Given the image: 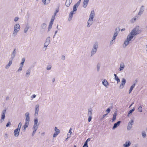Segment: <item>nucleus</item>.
Returning a JSON list of instances; mask_svg holds the SVG:
<instances>
[{
    "instance_id": "7ed1b4c3",
    "label": "nucleus",
    "mask_w": 147,
    "mask_h": 147,
    "mask_svg": "<svg viewBox=\"0 0 147 147\" xmlns=\"http://www.w3.org/2000/svg\"><path fill=\"white\" fill-rule=\"evenodd\" d=\"M98 47V43L97 42H95L93 45V47L91 51V56H93L95 54L97 50Z\"/></svg>"
},
{
    "instance_id": "6e6d98bb",
    "label": "nucleus",
    "mask_w": 147,
    "mask_h": 147,
    "mask_svg": "<svg viewBox=\"0 0 147 147\" xmlns=\"http://www.w3.org/2000/svg\"><path fill=\"white\" fill-rule=\"evenodd\" d=\"M48 45H47L44 44V47L43 48V49H44V48L45 47V50H46V49H47V46H48Z\"/></svg>"
},
{
    "instance_id": "0eeeda50",
    "label": "nucleus",
    "mask_w": 147,
    "mask_h": 147,
    "mask_svg": "<svg viewBox=\"0 0 147 147\" xmlns=\"http://www.w3.org/2000/svg\"><path fill=\"white\" fill-rule=\"evenodd\" d=\"M6 111V110H3L2 111V114H1V118L0 120V121L1 122H2L3 121L5 117V114Z\"/></svg>"
},
{
    "instance_id": "9d476101",
    "label": "nucleus",
    "mask_w": 147,
    "mask_h": 147,
    "mask_svg": "<svg viewBox=\"0 0 147 147\" xmlns=\"http://www.w3.org/2000/svg\"><path fill=\"white\" fill-rule=\"evenodd\" d=\"M144 8L143 6H142L139 12H138V17L139 18L141 14H142L144 11Z\"/></svg>"
},
{
    "instance_id": "9b49d317",
    "label": "nucleus",
    "mask_w": 147,
    "mask_h": 147,
    "mask_svg": "<svg viewBox=\"0 0 147 147\" xmlns=\"http://www.w3.org/2000/svg\"><path fill=\"white\" fill-rule=\"evenodd\" d=\"M95 16V14L94 11L93 10L92 11L90 15L89 19L93 20V18Z\"/></svg>"
},
{
    "instance_id": "a19ab883",
    "label": "nucleus",
    "mask_w": 147,
    "mask_h": 147,
    "mask_svg": "<svg viewBox=\"0 0 147 147\" xmlns=\"http://www.w3.org/2000/svg\"><path fill=\"white\" fill-rule=\"evenodd\" d=\"M138 111L139 112H142V107L141 106H140L138 108Z\"/></svg>"
},
{
    "instance_id": "f03ea898",
    "label": "nucleus",
    "mask_w": 147,
    "mask_h": 147,
    "mask_svg": "<svg viewBox=\"0 0 147 147\" xmlns=\"http://www.w3.org/2000/svg\"><path fill=\"white\" fill-rule=\"evenodd\" d=\"M25 125L22 127V128L24 131L28 127L30 121V114L29 113L26 112L25 113Z\"/></svg>"
},
{
    "instance_id": "774afa93",
    "label": "nucleus",
    "mask_w": 147,
    "mask_h": 147,
    "mask_svg": "<svg viewBox=\"0 0 147 147\" xmlns=\"http://www.w3.org/2000/svg\"><path fill=\"white\" fill-rule=\"evenodd\" d=\"M36 96L35 94H33L32 96V98H35Z\"/></svg>"
},
{
    "instance_id": "7c9ffc66",
    "label": "nucleus",
    "mask_w": 147,
    "mask_h": 147,
    "mask_svg": "<svg viewBox=\"0 0 147 147\" xmlns=\"http://www.w3.org/2000/svg\"><path fill=\"white\" fill-rule=\"evenodd\" d=\"M135 109L134 108L130 110L129 111L128 114L127 116L129 117L130 116L132 113L135 110Z\"/></svg>"
},
{
    "instance_id": "2f4dec72",
    "label": "nucleus",
    "mask_w": 147,
    "mask_h": 147,
    "mask_svg": "<svg viewBox=\"0 0 147 147\" xmlns=\"http://www.w3.org/2000/svg\"><path fill=\"white\" fill-rule=\"evenodd\" d=\"M135 85H136V84L135 83H134V84H133L131 86L130 88L129 89V93H130L131 92V91H132V90H133L134 88L135 87Z\"/></svg>"
},
{
    "instance_id": "09e8293b",
    "label": "nucleus",
    "mask_w": 147,
    "mask_h": 147,
    "mask_svg": "<svg viewBox=\"0 0 147 147\" xmlns=\"http://www.w3.org/2000/svg\"><path fill=\"white\" fill-rule=\"evenodd\" d=\"M30 13L29 12H27L26 14V17L27 18H28L29 17Z\"/></svg>"
},
{
    "instance_id": "e433bc0d",
    "label": "nucleus",
    "mask_w": 147,
    "mask_h": 147,
    "mask_svg": "<svg viewBox=\"0 0 147 147\" xmlns=\"http://www.w3.org/2000/svg\"><path fill=\"white\" fill-rule=\"evenodd\" d=\"M119 33V31H117V29L116 28L115 30V33L114 34L113 36L117 37V36L118 34Z\"/></svg>"
},
{
    "instance_id": "de8ad7c7",
    "label": "nucleus",
    "mask_w": 147,
    "mask_h": 147,
    "mask_svg": "<svg viewBox=\"0 0 147 147\" xmlns=\"http://www.w3.org/2000/svg\"><path fill=\"white\" fill-rule=\"evenodd\" d=\"M84 147H88V143L87 142H85L84 145Z\"/></svg>"
},
{
    "instance_id": "3c124183",
    "label": "nucleus",
    "mask_w": 147,
    "mask_h": 147,
    "mask_svg": "<svg viewBox=\"0 0 147 147\" xmlns=\"http://www.w3.org/2000/svg\"><path fill=\"white\" fill-rule=\"evenodd\" d=\"M51 67L50 65H48L47 67V69L48 70H49L51 69Z\"/></svg>"
},
{
    "instance_id": "cd10ccee",
    "label": "nucleus",
    "mask_w": 147,
    "mask_h": 147,
    "mask_svg": "<svg viewBox=\"0 0 147 147\" xmlns=\"http://www.w3.org/2000/svg\"><path fill=\"white\" fill-rule=\"evenodd\" d=\"M116 37L113 36V37L112 38V40L110 42V45H112L115 42V39L116 38Z\"/></svg>"
},
{
    "instance_id": "c85d7f7f",
    "label": "nucleus",
    "mask_w": 147,
    "mask_h": 147,
    "mask_svg": "<svg viewBox=\"0 0 147 147\" xmlns=\"http://www.w3.org/2000/svg\"><path fill=\"white\" fill-rule=\"evenodd\" d=\"M114 75L115 76V78H114V79L117 81V83H118L120 82V79L117 76V75L115 74H114Z\"/></svg>"
},
{
    "instance_id": "e2e57ef3",
    "label": "nucleus",
    "mask_w": 147,
    "mask_h": 147,
    "mask_svg": "<svg viewBox=\"0 0 147 147\" xmlns=\"http://www.w3.org/2000/svg\"><path fill=\"white\" fill-rule=\"evenodd\" d=\"M24 65V64L20 63V67H22Z\"/></svg>"
},
{
    "instance_id": "a878e982",
    "label": "nucleus",
    "mask_w": 147,
    "mask_h": 147,
    "mask_svg": "<svg viewBox=\"0 0 147 147\" xmlns=\"http://www.w3.org/2000/svg\"><path fill=\"white\" fill-rule=\"evenodd\" d=\"M38 122V120L37 118H36L34 120V124L33 127H38V125L37 124Z\"/></svg>"
},
{
    "instance_id": "20e7f679",
    "label": "nucleus",
    "mask_w": 147,
    "mask_h": 147,
    "mask_svg": "<svg viewBox=\"0 0 147 147\" xmlns=\"http://www.w3.org/2000/svg\"><path fill=\"white\" fill-rule=\"evenodd\" d=\"M20 26L19 24H16L14 25V30L13 33V36H15L20 30Z\"/></svg>"
},
{
    "instance_id": "39448f33",
    "label": "nucleus",
    "mask_w": 147,
    "mask_h": 147,
    "mask_svg": "<svg viewBox=\"0 0 147 147\" xmlns=\"http://www.w3.org/2000/svg\"><path fill=\"white\" fill-rule=\"evenodd\" d=\"M54 130L55 132L54 133L53 135V136L54 138L56 137L60 132V130L56 127H55Z\"/></svg>"
},
{
    "instance_id": "b1692460",
    "label": "nucleus",
    "mask_w": 147,
    "mask_h": 147,
    "mask_svg": "<svg viewBox=\"0 0 147 147\" xmlns=\"http://www.w3.org/2000/svg\"><path fill=\"white\" fill-rule=\"evenodd\" d=\"M72 0H66L65 3V5L67 7H69L72 3Z\"/></svg>"
},
{
    "instance_id": "2eb2a0df",
    "label": "nucleus",
    "mask_w": 147,
    "mask_h": 147,
    "mask_svg": "<svg viewBox=\"0 0 147 147\" xmlns=\"http://www.w3.org/2000/svg\"><path fill=\"white\" fill-rule=\"evenodd\" d=\"M20 132V130L17 129H15L13 133L14 136L16 137H18L19 135Z\"/></svg>"
},
{
    "instance_id": "4c0bfd02",
    "label": "nucleus",
    "mask_w": 147,
    "mask_h": 147,
    "mask_svg": "<svg viewBox=\"0 0 147 147\" xmlns=\"http://www.w3.org/2000/svg\"><path fill=\"white\" fill-rule=\"evenodd\" d=\"M77 7H78V6L75 5L73 6V10L72 11H73L74 13L75 12H76L77 10Z\"/></svg>"
},
{
    "instance_id": "ea45409f",
    "label": "nucleus",
    "mask_w": 147,
    "mask_h": 147,
    "mask_svg": "<svg viewBox=\"0 0 147 147\" xmlns=\"http://www.w3.org/2000/svg\"><path fill=\"white\" fill-rule=\"evenodd\" d=\"M22 124L21 123V122L20 123L18 124V128H17V129H18L20 130V129L22 126Z\"/></svg>"
},
{
    "instance_id": "aec40b11",
    "label": "nucleus",
    "mask_w": 147,
    "mask_h": 147,
    "mask_svg": "<svg viewBox=\"0 0 147 147\" xmlns=\"http://www.w3.org/2000/svg\"><path fill=\"white\" fill-rule=\"evenodd\" d=\"M76 13V12L74 13L73 11L71 12L69 16V18L68 20L69 21H70L71 20L73 14L74 13Z\"/></svg>"
},
{
    "instance_id": "bf43d9fd",
    "label": "nucleus",
    "mask_w": 147,
    "mask_h": 147,
    "mask_svg": "<svg viewBox=\"0 0 147 147\" xmlns=\"http://www.w3.org/2000/svg\"><path fill=\"white\" fill-rule=\"evenodd\" d=\"M61 59L62 60H64L65 59V57L64 55H62V56Z\"/></svg>"
},
{
    "instance_id": "c756f323",
    "label": "nucleus",
    "mask_w": 147,
    "mask_h": 147,
    "mask_svg": "<svg viewBox=\"0 0 147 147\" xmlns=\"http://www.w3.org/2000/svg\"><path fill=\"white\" fill-rule=\"evenodd\" d=\"M50 0H42V2L44 5L50 3Z\"/></svg>"
},
{
    "instance_id": "8fccbe9b",
    "label": "nucleus",
    "mask_w": 147,
    "mask_h": 147,
    "mask_svg": "<svg viewBox=\"0 0 147 147\" xmlns=\"http://www.w3.org/2000/svg\"><path fill=\"white\" fill-rule=\"evenodd\" d=\"M92 116H89L88 118V121L89 122H90L91 120L92 119Z\"/></svg>"
},
{
    "instance_id": "412c9836",
    "label": "nucleus",
    "mask_w": 147,
    "mask_h": 147,
    "mask_svg": "<svg viewBox=\"0 0 147 147\" xmlns=\"http://www.w3.org/2000/svg\"><path fill=\"white\" fill-rule=\"evenodd\" d=\"M31 73V70L30 69H28L26 71V73L25 75L26 77L28 78L30 76Z\"/></svg>"
},
{
    "instance_id": "6ab92c4d",
    "label": "nucleus",
    "mask_w": 147,
    "mask_h": 147,
    "mask_svg": "<svg viewBox=\"0 0 147 147\" xmlns=\"http://www.w3.org/2000/svg\"><path fill=\"white\" fill-rule=\"evenodd\" d=\"M16 49H13V51L11 55V59H14L16 55Z\"/></svg>"
},
{
    "instance_id": "393cba45",
    "label": "nucleus",
    "mask_w": 147,
    "mask_h": 147,
    "mask_svg": "<svg viewBox=\"0 0 147 147\" xmlns=\"http://www.w3.org/2000/svg\"><path fill=\"white\" fill-rule=\"evenodd\" d=\"M50 37L49 36L46 39L45 42L44 44H46L48 45L50 42Z\"/></svg>"
},
{
    "instance_id": "680f3d73",
    "label": "nucleus",
    "mask_w": 147,
    "mask_h": 147,
    "mask_svg": "<svg viewBox=\"0 0 147 147\" xmlns=\"http://www.w3.org/2000/svg\"><path fill=\"white\" fill-rule=\"evenodd\" d=\"M71 130V128H70L69 130L68 133H70V134H72Z\"/></svg>"
},
{
    "instance_id": "5fc2aeb1",
    "label": "nucleus",
    "mask_w": 147,
    "mask_h": 147,
    "mask_svg": "<svg viewBox=\"0 0 147 147\" xmlns=\"http://www.w3.org/2000/svg\"><path fill=\"white\" fill-rule=\"evenodd\" d=\"M52 26L49 25L48 27V31H49L50 29H51Z\"/></svg>"
},
{
    "instance_id": "0e129e2a",
    "label": "nucleus",
    "mask_w": 147,
    "mask_h": 147,
    "mask_svg": "<svg viewBox=\"0 0 147 147\" xmlns=\"http://www.w3.org/2000/svg\"><path fill=\"white\" fill-rule=\"evenodd\" d=\"M90 138H88L87 139V140H86V141H85L86 142H88L90 141Z\"/></svg>"
},
{
    "instance_id": "423d86ee",
    "label": "nucleus",
    "mask_w": 147,
    "mask_h": 147,
    "mask_svg": "<svg viewBox=\"0 0 147 147\" xmlns=\"http://www.w3.org/2000/svg\"><path fill=\"white\" fill-rule=\"evenodd\" d=\"M126 80L125 78H123L122 79L121 83L119 86V88L120 89H122L123 88L125 84L126 83Z\"/></svg>"
},
{
    "instance_id": "864d4df0",
    "label": "nucleus",
    "mask_w": 147,
    "mask_h": 147,
    "mask_svg": "<svg viewBox=\"0 0 147 147\" xmlns=\"http://www.w3.org/2000/svg\"><path fill=\"white\" fill-rule=\"evenodd\" d=\"M19 18L18 17H16L14 18V21L15 22H17V21H18V20H19Z\"/></svg>"
},
{
    "instance_id": "4468645a",
    "label": "nucleus",
    "mask_w": 147,
    "mask_h": 147,
    "mask_svg": "<svg viewBox=\"0 0 147 147\" xmlns=\"http://www.w3.org/2000/svg\"><path fill=\"white\" fill-rule=\"evenodd\" d=\"M120 67L118 70L119 71H123L125 65L123 62H121L120 64Z\"/></svg>"
},
{
    "instance_id": "79ce46f5",
    "label": "nucleus",
    "mask_w": 147,
    "mask_h": 147,
    "mask_svg": "<svg viewBox=\"0 0 147 147\" xmlns=\"http://www.w3.org/2000/svg\"><path fill=\"white\" fill-rule=\"evenodd\" d=\"M80 2H81V0H79L78 1V2L76 3L75 5H76L77 6H78L80 4Z\"/></svg>"
},
{
    "instance_id": "58836bf2",
    "label": "nucleus",
    "mask_w": 147,
    "mask_h": 147,
    "mask_svg": "<svg viewBox=\"0 0 147 147\" xmlns=\"http://www.w3.org/2000/svg\"><path fill=\"white\" fill-rule=\"evenodd\" d=\"M142 135L143 137L144 138H146V135L145 131L142 132Z\"/></svg>"
},
{
    "instance_id": "a211bd4d",
    "label": "nucleus",
    "mask_w": 147,
    "mask_h": 147,
    "mask_svg": "<svg viewBox=\"0 0 147 147\" xmlns=\"http://www.w3.org/2000/svg\"><path fill=\"white\" fill-rule=\"evenodd\" d=\"M12 59H10L8 63L6 65L5 67V68L6 69H8L10 66L12 64Z\"/></svg>"
},
{
    "instance_id": "37998d69",
    "label": "nucleus",
    "mask_w": 147,
    "mask_h": 147,
    "mask_svg": "<svg viewBox=\"0 0 147 147\" xmlns=\"http://www.w3.org/2000/svg\"><path fill=\"white\" fill-rule=\"evenodd\" d=\"M33 131L32 133V136H34V134H35L36 131L37 130H35V129H33Z\"/></svg>"
},
{
    "instance_id": "f8f14e48",
    "label": "nucleus",
    "mask_w": 147,
    "mask_h": 147,
    "mask_svg": "<svg viewBox=\"0 0 147 147\" xmlns=\"http://www.w3.org/2000/svg\"><path fill=\"white\" fill-rule=\"evenodd\" d=\"M93 20L89 19L87 21V27L88 28L90 27V26L93 24Z\"/></svg>"
},
{
    "instance_id": "052dcab7",
    "label": "nucleus",
    "mask_w": 147,
    "mask_h": 147,
    "mask_svg": "<svg viewBox=\"0 0 147 147\" xmlns=\"http://www.w3.org/2000/svg\"><path fill=\"white\" fill-rule=\"evenodd\" d=\"M38 127H33L32 129H33L37 130Z\"/></svg>"
},
{
    "instance_id": "13d9d810",
    "label": "nucleus",
    "mask_w": 147,
    "mask_h": 147,
    "mask_svg": "<svg viewBox=\"0 0 147 147\" xmlns=\"http://www.w3.org/2000/svg\"><path fill=\"white\" fill-rule=\"evenodd\" d=\"M71 134H69V133H68L67 134V138L66 139V140H67V138H70V137H71Z\"/></svg>"
},
{
    "instance_id": "1a4fd4ad",
    "label": "nucleus",
    "mask_w": 147,
    "mask_h": 147,
    "mask_svg": "<svg viewBox=\"0 0 147 147\" xmlns=\"http://www.w3.org/2000/svg\"><path fill=\"white\" fill-rule=\"evenodd\" d=\"M134 122L133 120H131L129 122L127 127V129L128 130H129L131 129L132 128L133 123Z\"/></svg>"
},
{
    "instance_id": "c03bdc74",
    "label": "nucleus",
    "mask_w": 147,
    "mask_h": 147,
    "mask_svg": "<svg viewBox=\"0 0 147 147\" xmlns=\"http://www.w3.org/2000/svg\"><path fill=\"white\" fill-rule=\"evenodd\" d=\"M11 124V123L10 122H8L7 123V124L6 125V127H8L10 126Z\"/></svg>"
},
{
    "instance_id": "4d7b16f0",
    "label": "nucleus",
    "mask_w": 147,
    "mask_h": 147,
    "mask_svg": "<svg viewBox=\"0 0 147 147\" xmlns=\"http://www.w3.org/2000/svg\"><path fill=\"white\" fill-rule=\"evenodd\" d=\"M22 70V68L21 67H19V69L17 70V71H21Z\"/></svg>"
},
{
    "instance_id": "49530a36",
    "label": "nucleus",
    "mask_w": 147,
    "mask_h": 147,
    "mask_svg": "<svg viewBox=\"0 0 147 147\" xmlns=\"http://www.w3.org/2000/svg\"><path fill=\"white\" fill-rule=\"evenodd\" d=\"M111 111V109L109 108H108L106 110V111L107 112V114H108Z\"/></svg>"
},
{
    "instance_id": "a18cd8bd",
    "label": "nucleus",
    "mask_w": 147,
    "mask_h": 147,
    "mask_svg": "<svg viewBox=\"0 0 147 147\" xmlns=\"http://www.w3.org/2000/svg\"><path fill=\"white\" fill-rule=\"evenodd\" d=\"M25 60V59L24 58H23L22 59V62L21 63L24 64Z\"/></svg>"
},
{
    "instance_id": "338daca9",
    "label": "nucleus",
    "mask_w": 147,
    "mask_h": 147,
    "mask_svg": "<svg viewBox=\"0 0 147 147\" xmlns=\"http://www.w3.org/2000/svg\"><path fill=\"white\" fill-rule=\"evenodd\" d=\"M59 8H58L56 9L55 12L57 13L59 12Z\"/></svg>"
},
{
    "instance_id": "f257e3e1",
    "label": "nucleus",
    "mask_w": 147,
    "mask_h": 147,
    "mask_svg": "<svg viewBox=\"0 0 147 147\" xmlns=\"http://www.w3.org/2000/svg\"><path fill=\"white\" fill-rule=\"evenodd\" d=\"M138 30L136 28H134L128 35L127 39L125 40L124 44V47H126L133 38L137 34Z\"/></svg>"
},
{
    "instance_id": "4be33fe9",
    "label": "nucleus",
    "mask_w": 147,
    "mask_h": 147,
    "mask_svg": "<svg viewBox=\"0 0 147 147\" xmlns=\"http://www.w3.org/2000/svg\"><path fill=\"white\" fill-rule=\"evenodd\" d=\"M103 85H104L107 88L109 86V83L107 80H104L102 82Z\"/></svg>"
},
{
    "instance_id": "6e6552de",
    "label": "nucleus",
    "mask_w": 147,
    "mask_h": 147,
    "mask_svg": "<svg viewBox=\"0 0 147 147\" xmlns=\"http://www.w3.org/2000/svg\"><path fill=\"white\" fill-rule=\"evenodd\" d=\"M39 105L38 104H37L35 106V113L34 115L35 116L37 115L38 114L39 110Z\"/></svg>"
},
{
    "instance_id": "72a5a7b5",
    "label": "nucleus",
    "mask_w": 147,
    "mask_h": 147,
    "mask_svg": "<svg viewBox=\"0 0 147 147\" xmlns=\"http://www.w3.org/2000/svg\"><path fill=\"white\" fill-rule=\"evenodd\" d=\"M29 28V26L27 25L26 26V27L25 28L24 30V32L25 33H26L28 30Z\"/></svg>"
},
{
    "instance_id": "473e14b6",
    "label": "nucleus",
    "mask_w": 147,
    "mask_h": 147,
    "mask_svg": "<svg viewBox=\"0 0 147 147\" xmlns=\"http://www.w3.org/2000/svg\"><path fill=\"white\" fill-rule=\"evenodd\" d=\"M101 66V64L100 63H98L97 65V71H99L100 70V67Z\"/></svg>"
},
{
    "instance_id": "f704fd0d",
    "label": "nucleus",
    "mask_w": 147,
    "mask_h": 147,
    "mask_svg": "<svg viewBox=\"0 0 147 147\" xmlns=\"http://www.w3.org/2000/svg\"><path fill=\"white\" fill-rule=\"evenodd\" d=\"M47 24L45 23H43L41 25V27L42 29H45L46 28Z\"/></svg>"
},
{
    "instance_id": "ddd939ff",
    "label": "nucleus",
    "mask_w": 147,
    "mask_h": 147,
    "mask_svg": "<svg viewBox=\"0 0 147 147\" xmlns=\"http://www.w3.org/2000/svg\"><path fill=\"white\" fill-rule=\"evenodd\" d=\"M121 122V121H118L117 122L115 123L114 124L112 128V129L113 130L115 129L117 127L119 126Z\"/></svg>"
},
{
    "instance_id": "5701e85b",
    "label": "nucleus",
    "mask_w": 147,
    "mask_h": 147,
    "mask_svg": "<svg viewBox=\"0 0 147 147\" xmlns=\"http://www.w3.org/2000/svg\"><path fill=\"white\" fill-rule=\"evenodd\" d=\"M139 18L138 16H136L131 19L130 22L131 23H133L136 21V19H138Z\"/></svg>"
},
{
    "instance_id": "603ef678",
    "label": "nucleus",
    "mask_w": 147,
    "mask_h": 147,
    "mask_svg": "<svg viewBox=\"0 0 147 147\" xmlns=\"http://www.w3.org/2000/svg\"><path fill=\"white\" fill-rule=\"evenodd\" d=\"M55 18L54 16H52L51 21L53 22Z\"/></svg>"
},
{
    "instance_id": "f3484780",
    "label": "nucleus",
    "mask_w": 147,
    "mask_h": 147,
    "mask_svg": "<svg viewBox=\"0 0 147 147\" xmlns=\"http://www.w3.org/2000/svg\"><path fill=\"white\" fill-rule=\"evenodd\" d=\"M131 144V143L129 141H126L125 143L123 145V147H129Z\"/></svg>"
},
{
    "instance_id": "c9c22d12",
    "label": "nucleus",
    "mask_w": 147,
    "mask_h": 147,
    "mask_svg": "<svg viewBox=\"0 0 147 147\" xmlns=\"http://www.w3.org/2000/svg\"><path fill=\"white\" fill-rule=\"evenodd\" d=\"M92 109H89L88 112V115L89 116H92Z\"/></svg>"
},
{
    "instance_id": "dca6fc26",
    "label": "nucleus",
    "mask_w": 147,
    "mask_h": 147,
    "mask_svg": "<svg viewBox=\"0 0 147 147\" xmlns=\"http://www.w3.org/2000/svg\"><path fill=\"white\" fill-rule=\"evenodd\" d=\"M89 0H84L83 4V7L84 8L86 7Z\"/></svg>"
},
{
    "instance_id": "69168bd1",
    "label": "nucleus",
    "mask_w": 147,
    "mask_h": 147,
    "mask_svg": "<svg viewBox=\"0 0 147 147\" xmlns=\"http://www.w3.org/2000/svg\"><path fill=\"white\" fill-rule=\"evenodd\" d=\"M53 22H51V21H50V22L49 23V25L52 26V25L53 24Z\"/></svg>"
},
{
    "instance_id": "bb28decb",
    "label": "nucleus",
    "mask_w": 147,
    "mask_h": 147,
    "mask_svg": "<svg viewBox=\"0 0 147 147\" xmlns=\"http://www.w3.org/2000/svg\"><path fill=\"white\" fill-rule=\"evenodd\" d=\"M117 115V113L116 112H115L114 113L113 115V117L112 118V122H113L115 120V119H116Z\"/></svg>"
}]
</instances>
